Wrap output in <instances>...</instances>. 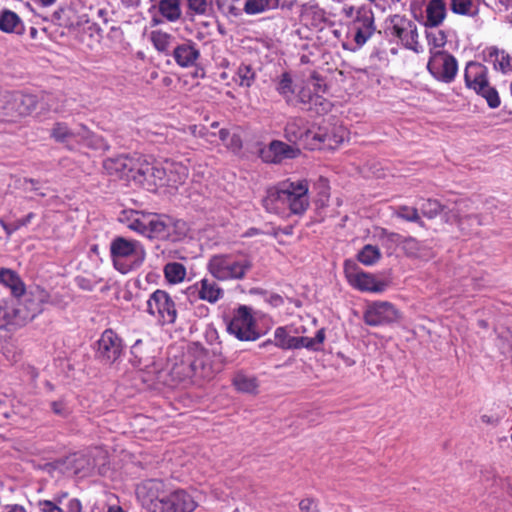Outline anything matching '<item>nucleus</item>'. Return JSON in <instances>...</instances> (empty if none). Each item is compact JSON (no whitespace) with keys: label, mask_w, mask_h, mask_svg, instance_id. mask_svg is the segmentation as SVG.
<instances>
[{"label":"nucleus","mask_w":512,"mask_h":512,"mask_svg":"<svg viewBox=\"0 0 512 512\" xmlns=\"http://www.w3.org/2000/svg\"><path fill=\"white\" fill-rule=\"evenodd\" d=\"M252 266L251 258L243 253L216 254L207 263L209 273L219 281L242 280Z\"/></svg>","instance_id":"1"},{"label":"nucleus","mask_w":512,"mask_h":512,"mask_svg":"<svg viewBox=\"0 0 512 512\" xmlns=\"http://www.w3.org/2000/svg\"><path fill=\"white\" fill-rule=\"evenodd\" d=\"M110 255L115 269L126 274L143 264L146 251L139 241L118 236L111 241Z\"/></svg>","instance_id":"2"},{"label":"nucleus","mask_w":512,"mask_h":512,"mask_svg":"<svg viewBox=\"0 0 512 512\" xmlns=\"http://www.w3.org/2000/svg\"><path fill=\"white\" fill-rule=\"evenodd\" d=\"M487 74L485 65L470 61L465 67L464 80L468 88L485 98L488 106L494 109L499 107L500 97L497 90L489 84Z\"/></svg>","instance_id":"3"},{"label":"nucleus","mask_w":512,"mask_h":512,"mask_svg":"<svg viewBox=\"0 0 512 512\" xmlns=\"http://www.w3.org/2000/svg\"><path fill=\"white\" fill-rule=\"evenodd\" d=\"M227 331L240 341H256L261 336L256 329L251 308L245 305H240L233 311L227 323Z\"/></svg>","instance_id":"4"},{"label":"nucleus","mask_w":512,"mask_h":512,"mask_svg":"<svg viewBox=\"0 0 512 512\" xmlns=\"http://www.w3.org/2000/svg\"><path fill=\"white\" fill-rule=\"evenodd\" d=\"M344 274L352 287L363 292L381 293L389 285L387 281L378 280L373 274L361 270L358 264L351 259L344 262Z\"/></svg>","instance_id":"5"},{"label":"nucleus","mask_w":512,"mask_h":512,"mask_svg":"<svg viewBox=\"0 0 512 512\" xmlns=\"http://www.w3.org/2000/svg\"><path fill=\"white\" fill-rule=\"evenodd\" d=\"M427 70L435 80L450 84L456 78L458 62L452 54L445 50L433 51L431 49Z\"/></svg>","instance_id":"6"},{"label":"nucleus","mask_w":512,"mask_h":512,"mask_svg":"<svg viewBox=\"0 0 512 512\" xmlns=\"http://www.w3.org/2000/svg\"><path fill=\"white\" fill-rule=\"evenodd\" d=\"M52 467L68 477H86L93 471L95 459L90 453H73L57 459L52 463Z\"/></svg>","instance_id":"7"},{"label":"nucleus","mask_w":512,"mask_h":512,"mask_svg":"<svg viewBox=\"0 0 512 512\" xmlns=\"http://www.w3.org/2000/svg\"><path fill=\"white\" fill-rule=\"evenodd\" d=\"M171 375L178 381H186L193 378L204 379L209 377L210 368L205 365L203 356L194 357L185 355L180 362H176L171 368Z\"/></svg>","instance_id":"8"},{"label":"nucleus","mask_w":512,"mask_h":512,"mask_svg":"<svg viewBox=\"0 0 512 512\" xmlns=\"http://www.w3.org/2000/svg\"><path fill=\"white\" fill-rule=\"evenodd\" d=\"M147 312L158 315L162 324H173L177 318V310L170 295L161 289L155 290L147 300Z\"/></svg>","instance_id":"9"},{"label":"nucleus","mask_w":512,"mask_h":512,"mask_svg":"<svg viewBox=\"0 0 512 512\" xmlns=\"http://www.w3.org/2000/svg\"><path fill=\"white\" fill-rule=\"evenodd\" d=\"M294 102L290 106L299 107L303 111L311 112L316 115H325L331 111L333 104L331 101L313 93L309 86H304L298 90L297 94L292 97Z\"/></svg>","instance_id":"10"},{"label":"nucleus","mask_w":512,"mask_h":512,"mask_svg":"<svg viewBox=\"0 0 512 512\" xmlns=\"http://www.w3.org/2000/svg\"><path fill=\"white\" fill-rule=\"evenodd\" d=\"M140 157H134L128 154H120L108 157L103 161V169L105 172L115 178L124 179L126 181H134Z\"/></svg>","instance_id":"11"},{"label":"nucleus","mask_w":512,"mask_h":512,"mask_svg":"<svg viewBox=\"0 0 512 512\" xmlns=\"http://www.w3.org/2000/svg\"><path fill=\"white\" fill-rule=\"evenodd\" d=\"M282 187L288 192L285 198L286 207L291 213L302 215L309 207L307 180H286L282 182Z\"/></svg>","instance_id":"12"},{"label":"nucleus","mask_w":512,"mask_h":512,"mask_svg":"<svg viewBox=\"0 0 512 512\" xmlns=\"http://www.w3.org/2000/svg\"><path fill=\"white\" fill-rule=\"evenodd\" d=\"M401 318L400 311L388 301H375L364 312V322L369 326L388 325Z\"/></svg>","instance_id":"13"},{"label":"nucleus","mask_w":512,"mask_h":512,"mask_svg":"<svg viewBox=\"0 0 512 512\" xmlns=\"http://www.w3.org/2000/svg\"><path fill=\"white\" fill-rule=\"evenodd\" d=\"M391 35L397 37L403 46L416 53L422 51L418 43V31L416 24L405 16L394 15L391 18Z\"/></svg>","instance_id":"14"},{"label":"nucleus","mask_w":512,"mask_h":512,"mask_svg":"<svg viewBox=\"0 0 512 512\" xmlns=\"http://www.w3.org/2000/svg\"><path fill=\"white\" fill-rule=\"evenodd\" d=\"M134 182L141 185L148 191L155 192L164 187L165 168L159 164H152L140 159Z\"/></svg>","instance_id":"15"},{"label":"nucleus","mask_w":512,"mask_h":512,"mask_svg":"<svg viewBox=\"0 0 512 512\" xmlns=\"http://www.w3.org/2000/svg\"><path fill=\"white\" fill-rule=\"evenodd\" d=\"M122 339L112 329H106L97 341L96 357L104 363L112 364L121 356Z\"/></svg>","instance_id":"16"},{"label":"nucleus","mask_w":512,"mask_h":512,"mask_svg":"<svg viewBox=\"0 0 512 512\" xmlns=\"http://www.w3.org/2000/svg\"><path fill=\"white\" fill-rule=\"evenodd\" d=\"M164 482L160 479H146L136 487V495L147 509L158 512L160 501L164 495Z\"/></svg>","instance_id":"17"},{"label":"nucleus","mask_w":512,"mask_h":512,"mask_svg":"<svg viewBox=\"0 0 512 512\" xmlns=\"http://www.w3.org/2000/svg\"><path fill=\"white\" fill-rule=\"evenodd\" d=\"M352 30L354 31V41L357 46H363L375 33L373 11L365 6L358 8L353 20Z\"/></svg>","instance_id":"18"},{"label":"nucleus","mask_w":512,"mask_h":512,"mask_svg":"<svg viewBox=\"0 0 512 512\" xmlns=\"http://www.w3.org/2000/svg\"><path fill=\"white\" fill-rule=\"evenodd\" d=\"M300 150L280 140H273L267 147L259 150V156L265 163L279 164L286 159L298 157Z\"/></svg>","instance_id":"19"},{"label":"nucleus","mask_w":512,"mask_h":512,"mask_svg":"<svg viewBox=\"0 0 512 512\" xmlns=\"http://www.w3.org/2000/svg\"><path fill=\"white\" fill-rule=\"evenodd\" d=\"M158 512H193L196 502L184 490H176L161 498Z\"/></svg>","instance_id":"20"},{"label":"nucleus","mask_w":512,"mask_h":512,"mask_svg":"<svg viewBox=\"0 0 512 512\" xmlns=\"http://www.w3.org/2000/svg\"><path fill=\"white\" fill-rule=\"evenodd\" d=\"M171 56L178 66L190 68L196 66L201 54L195 42L184 40L173 47Z\"/></svg>","instance_id":"21"},{"label":"nucleus","mask_w":512,"mask_h":512,"mask_svg":"<svg viewBox=\"0 0 512 512\" xmlns=\"http://www.w3.org/2000/svg\"><path fill=\"white\" fill-rule=\"evenodd\" d=\"M315 129L305 127L303 118L290 119L284 129L285 138L291 143H300L304 148L310 150V142L312 143V135Z\"/></svg>","instance_id":"22"},{"label":"nucleus","mask_w":512,"mask_h":512,"mask_svg":"<svg viewBox=\"0 0 512 512\" xmlns=\"http://www.w3.org/2000/svg\"><path fill=\"white\" fill-rule=\"evenodd\" d=\"M342 133L341 128L334 127L329 131L325 127H317L312 135L310 150L335 149L344 140Z\"/></svg>","instance_id":"23"},{"label":"nucleus","mask_w":512,"mask_h":512,"mask_svg":"<svg viewBox=\"0 0 512 512\" xmlns=\"http://www.w3.org/2000/svg\"><path fill=\"white\" fill-rule=\"evenodd\" d=\"M285 188L282 187V182L276 186L270 187L266 191V196L262 199V205L269 213L278 214L285 207V198H287Z\"/></svg>","instance_id":"24"},{"label":"nucleus","mask_w":512,"mask_h":512,"mask_svg":"<svg viewBox=\"0 0 512 512\" xmlns=\"http://www.w3.org/2000/svg\"><path fill=\"white\" fill-rule=\"evenodd\" d=\"M37 97L32 94L13 92L10 118L29 115L37 106Z\"/></svg>","instance_id":"25"},{"label":"nucleus","mask_w":512,"mask_h":512,"mask_svg":"<svg viewBox=\"0 0 512 512\" xmlns=\"http://www.w3.org/2000/svg\"><path fill=\"white\" fill-rule=\"evenodd\" d=\"M21 297L22 299L19 301L28 309L35 308V315L41 313L42 305L49 301V293L39 286L31 287L28 291L25 290Z\"/></svg>","instance_id":"26"},{"label":"nucleus","mask_w":512,"mask_h":512,"mask_svg":"<svg viewBox=\"0 0 512 512\" xmlns=\"http://www.w3.org/2000/svg\"><path fill=\"white\" fill-rule=\"evenodd\" d=\"M0 284L8 288L11 295L19 298L25 292V284L19 274L9 268H0Z\"/></svg>","instance_id":"27"},{"label":"nucleus","mask_w":512,"mask_h":512,"mask_svg":"<svg viewBox=\"0 0 512 512\" xmlns=\"http://www.w3.org/2000/svg\"><path fill=\"white\" fill-rule=\"evenodd\" d=\"M426 27L440 26L447 14L446 3L444 0H429L426 5Z\"/></svg>","instance_id":"28"},{"label":"nucleus","mask_w":512,"mask_h":512,"mask_svg":"<svg viewBox=\"0 0 512 512\" xmlns=\"http://www.w3.org/2000/svg\"><path fill=\"white\" fill-rule=\"evenodd\" d=\"M232 385L238 392L256 394L259 388V380L255 375L239 370L233 375Z\"/></svg>","instance_id":"29"},{"label":"nucleus","mask_w":512,"mask_h":512,"mask_svg":"<svg viewBox=\"0 0 512 512\" xmlns=\"http://www.w3.org/2000/svg\"><path fill=\"white\" fill-rule=\"evenodd\" d=\"M0 31L22 35L25 32L24 23L17 13L3 9L0 12Z\"/></svg>","instance_id":"30"},{"label":"nucleus","mask_w":512,"mask_h":512,"mask_svg":"<svg viewBox=\"0 0 512 512\" xmlns=\"http://www.w3.org/2000/svg\"><path fill=\"white\" fill-rule=\"evenodd\" d=\"M198 298L215 304L224 296V291L219 285L211 279L203 278L199 282Z\"/></svg>","instance_id":"31"},{"label":"nucleus","mask_w":512,"mask_h":512,"mask_svg":"<svg viewBox=\"0 0 512 512\" xmlns=\"http://www.w3.org/2000/svg\"><path fill=\"white\" fill-rule=\"evenodd\" d=\"M151 42L158 52L167 56L172 54V49L177 44L173 35L161 30L151 33Z\"/></svg>","instance_id":"32"},{"label":"nucleus","mask_w":512,"mask_h":512,"mask_svg":"<svg viewBox=\"0 0 512 512\" xmlns=\"http://www.w3.org/2000/svg\"><path fill=\"white\" fill-rule=\"evenodd\" d=\"M80 133L70 129L66 123L57 122L53 125L51 129L50 136L58 143L65 144V146L69 149H72L70 143L75 140V138Z\"/></svg>","instance_id":"33"},{"label":"nucleus","mask_w":512,"mask_h":512,"mask_svg":"<svg viewBox=\"0 0 512 512\" xmlns=\"http://www.w3.org/2000/svg\"><path fill=\"white\" fill-rule=\"evenodd\" d=\"M274 82L276 91L284 98L286 104H293L292 97L295 94V87L290 73H282Z\"/></svg>","instance_id":"34"},{"label":"nucleus","mask_w":512,"mask_h":512,"mask_svg":"<svg viewBox=\"0 0 512 512\" xmlns=\"http://www.w3.org/2000/svg\"><path fill=\"white\" fill-rule=\"evenodd\" d=\"M488 60L491 61L495 69L506 73L512 70V58L504 50H499L497 47H490L487 49Z\"/></svg>","instance_id":"35"},{"label":"nucleus","mask_w":512,"mask_h":512,"mask_svg":"<svg viewBox=\"0 0 512 512\" xmlns=\"http://www.w3.org/2000/svg\"><path fill=\"white\" fill-rule=\"evenodd\" d=\"M187 232L188 226L185 221L169 217L165 240L178 242L186 236Z\"/></svg>","instance_id":"36"},{"label":"nucleus","mask_w":512,"mask_h":512,"mask_svg":"<svg viewBox=\"0 0 512 512\" xmlns=\"http://www.w3.org/2000/svg\"><path fill=\"white\" fill-rule=\"evenodd\" d=\"M168 216H159L153 214V218L147 223L149 226L148 233L146 234L149 238H158L165 240L167 236L166 230L168 225Z\"/></svg>","instance_id":"37"},{"label":"nucleus","mask_w":512,"mask_h":512,"mask_svg":"<svg viewBox=\"0 0 512 512\" xmlns=\"http://www.w3.org/2000/svg\"><path fill=\"white\" fill-rule=\"evenodd\" d=\"M326 338L325 329L321 328L314 337L299 336L298 349L306 348L309 351L318 352L322 350V344Z\"/></svg>","instance_id":"38"},{"label":"nucleus","mask_w":512,"mask_h":512,"mask_svg":"<svg viewBox=\"0 0 512 512\" xmlns=\"http://www.w3.org/2000/svg\"><path fill=\"white\" fill-rule=\"evenodd\" d=\"M187 178L186 168L179 166L166 169L165 168V183L164 187H169L172 189H177L179 185L183 184Z\"/></svg>","instance_id":"39"},{"label":"nucleus","mask_w":512,"mask_h":512,"mask_svg":"<svg viewBox=\"0 0 512 512\" xmlns=\"http://www.w3.org/2000/svg\"><path fill=\"white\" fill-rule=\"evenodd\" d=\"M393 216L407 222L417 223L420 227L425 226V223L421 219L419 211L416 207H410L407 205L397 206L393 210Z\"/></svg>","instance_id":"40"},{"label":"nucleus","mask_w":512,"mask_h":512,"mask_svg":"<svg viewBox=\"0 0 512 512\" xmlns=\"http://www.w3.org/2000/svg\"><path fill=\"white\" fill-rule=\"evenodd\" d=\"M450 9L454 14L470 17H476L479 13L473 0H451Z\"/></svg>","instance_id":"41"},{"label":"nucleus","mask_w":512,"mask_h":512,"mask_svg":"<svg viewBox=\"0 0 512 512\" xmlns=\"http://www.w3.org/2000/svg\"><path fill=\"white\" fill-rule=\"evenodd\" d=\"M158 8L160 14L168 21L174 22L181 17L179 0H160Z\"/></svg>","instance_id":"42"},{"label":"nucleus","mask_w":512,"mask_h":512,"mask_svg":"<svg viewBox=\"0 0 512 512\" xmlns=\"http://www.w3.org/2000/svg\"><path fill=\"white\" fill-rule=\"evenodd\" d=\"M164 276L169 283H179L186 277V268L178 262H169L164 266Z\"/></svg>","instance_id":"43"},{"label":"nucleus","mask_w":512,"mask_h":512,"mask_svg":"<svg viewBox=\"0 0 512 512\" xmlns=\"http://www.w3.org/2000/svg\"><path fill=\"white\" fill-rule=\"evenodd\" d=\"M381 257V252L377 246L367 244L357 254L359 262L366 266L375 264Z\"/></svg>","instance_id":"44"},{"label":"nucleus","mask_w":512,"mask_h":512,"mask_svg":"<svg viewBox=\"0 0 512 512\" xmlns=\"http://www.w3.org/2000/svg\"><path fill=\"white\" fill-rule=\"evenodd\" d=\"M130 353V362L133 366L140 369L148 366L149 358L145 355V351L143 349V341L141 339H138L134 342V344L131 346Z\"/></svg>","instance_id":"45"},{"label":"nucleus","mask_w":512,"mask_h":512,"mask_svg":"<svg viewBox=\"0 0 512 512\" xmlns=\"http://www.w3.org/2000/svg\"><path fill=\"white\" fill-rule=\"evenodd\" d=\"M444 209V205H442L438 200L431 198L424 199L420 205L422 215L429 219L437 217L444 211Z\"/></svg>","instance_id":"46"},{"label":"nucleus","mask_w":512,"mask_h":512,"mask_svg":"<svg viewBox=\"0 0 512 512\" xmlns=\"http://www.w3.org/2000/svg\"><path fill=\"white\" fill-rule=\"evenodd\" d=\"M15 310V318L17 321V326L22 327L26 325L28 322L32 321L37 315H35V308L28 309L25 305H23L20 301L13 306Z\"/></svg>","instance_id":"47"},{"label":"nucleus","mask_w":512,"mask_h":512,"mask_svg":"<svg viewBox=\"0 0 512 512\" xmlns=\"http://www.w3.org/2000/svg\"><path fill=\"white\" fill-rule=\"evenodd\" d=\"M454 218V221L457 223L459 228L461 230H465L466 224L472 226H480L482 225V219L481 216L478 214H472V215H462L460 209H456L455 211H452Z\"/></svg>","instance_id":"48"},{"label":"nucleus","mask_w":512,"mask_h":512,"mask_svg":"<svg viewBox=\"0 0 512 512\" xmlns=\"http://www.w3.org/2000/svg\"><path fill=\"white\" fill-rule=\"evenodd\" d=\"M15 310L10 306H0V330H9L11 326L18 327Z\"/></svg>","instance_id":"49"},{"label":"nucleus","mask_w":512,"mask_h":512,"mask_svg":"<svg viewBox=\"0 0 512 512\" xmlns=\"http://www.w3.org/2000/svg\"><path fill=\"white\" fill-rule=\"evenodd\" d=\"M153 218V213L138 211V217H135V220L131 226V230L136 231L137 233L146 236L148 233L149 226L148 222Z\"/></svg>","instance_id":"50"},{"label":"nucleus","mask_w":512,"mask_h":512,"mask_svg":"<svg viewBox=\"0 0 512 512\" xmlns=\"http://www.w3.org/2000/svg\"><path fill=\"white\" fill-rule=\"evenodd\" d=\"M271 7V0H246L244 12L248 15H255L264 12Z\"/></svg>","instance_id":"51"},{"label":"nucleus","mask_w":512,"mask_h":512,"mask_svg":"<svg viewBox=\"0 0 512 512\" xmlns=\"http://www.w3.org/2000/svg\"><path fill=\"white\" fill-rule=\"evenodd\" d=\"M426 38L429 49L433 51L440 50L447 42L446 34L442 30L426 32Z\"/></svg>","instance_id":"52"},{"label":"nucleus","mask_w":512,"mask_h":512,"mask_svg":"<svg viewBox=\"0 0 512 512\" xmlns=\"http://www.w3.org/2000/svg\"><path fill=\"white\" fill-rule=\"evenodd\" d=\"M239 78V85L243 87H250L255 79V72L249 65L241 64L237 70Z\"/></svg>","instance_id":"53"},{"label":"nucleus","mask_w":512,"mask_h":512,"mask_svg":"<svg viewBox=\"0 0 512 512\" xmlns=\"http://www.w3.org/2000/svg\"><path fill=\"white\" fill-rule=\"evenodd\" d=\"M71 12L70 10L60 8L53 12L52 14V21L58 25L65 28H72L74 26L73 22L70 21L68 17V13Z\"/></svg>","instance_id":"54"},{"label":"nucleus","mask_w":512,"mask_h":512,"mask_svg":"<svg viewBox=\"0 0 512 512\" xmlns=\"http://www.w3.org/2000/svg\"><path fill=\"white\" fill-rule=\"evenodd\" d=\"M12 95L10 91H0V116L10 117L12 109Z\"/></svg>","instance_id":"55"},{"label":"nucleus","mask_w":512,"mask_h":512,"mask_svg":"<svg viewBox=\"0 0 512 512\" xmlns=\"http://www.w3.org/2000/svg\"><path fill=\"white\" fill-rule=\"evenodd\" d=\"M50 408L55 415L61 418H66L71 414V408L64 399L52 401Z\"/></svg>","instance_id":"56"},{"label":"nucleus","mask_w":512,"mask_h":512,"mask_svg":"<svg viewBox=\"0 0 512 512\" xmlns=\"http://www.w3.org/2000/svg\"><path fill=\"white\" fill-rule=\"evenodd\" d=\"M188 8L198 15H205L208 11L207 0H187Z\"/></svg>","instance_id":"57"},{"label":"nucleus","mask_w":512,"mask_h":512,"mask_svg":"<svg viewBox=\"0 0 512 512\" xmlns=\"http://www.w3.org/2000/svg\"><path fill=\"white\" fill-rule=\"evenodd\" d=\"M291 336L287 327H277L274 332L275 345L282 349V344L287 343Z\"/></svg>","instance_id":"58"},{"label":"nucleus","mask_w":512,"mask_h":512,"mask_svg":"<svg viewBox=\"0 0 512 512\" xmlns=\"http://www.w3.org/2000/svg\"><path fill=\"white\" fill-rule=\"evenodd\" d=\"M135 217H138V210H123L120 213L119 221L126 224V226L131 229V226L135 220Z\"/></svg>","instance_id":"59"},{"label":"nucleus","mask_w":512,"mask_h":512,"mask_svg":"<svg viewBox=\"0 0 512 512\" xmlns=\"http://www.w3.org/2000/svg\"><path fill=\"white\" fill-rule=\"evenodd\" d=\"M38 505L42 512H64L54 501L42 500Z\"/></svg>","instance_id":"60"},{"label":"nucleus","mask_w":512,"mask_h":512,"mask_svg":"<svg viewBox=\"0 0 512 512\" xmlns=\"http://www.w3.org/2000/svg\"><path fill=\"white\" fill-rule=\"evenodd\" d=\"M315 507L314 500L311 498L303 499L299 503V508L302 512H312Z\"/></svg>","instance_id":"61"},{"label":"nucleus","mask_w":512,"mask_h":512,"mask_svg":"<svg viewBox=\"0 0 512 512\" xmlns=\"http://www.w3.org/2000/svg\"><path fill=\"white\" fill-rule=\"evenodd\" d=\"M198 292H199V283L196 282L193 285H190L186 288L185 293L190 301L199 299L198 298Z\"/></svg>","instance_id":"62"},{"label":"nucleus","mask_w":512,"mask_h":512,"mask_svg":"<svg viewBox=\"0 0 512 512\" xmlns=\"http://www.w3.org/2000/svg\"><path fill=\"white\" fill-rule=\"evenodd\" d=\"M67 509L69 512H82L81 501L77 498L70 499L67 504Z\"/></svg>","instance_id":"63"},{"label":"nucleus","mask_w":512,"mask_h":512,"mask_svg":"<svg viewBox=\"0 0 512 512\" xmlns=\"http://www.w3.org/2000/svg\"><path fill=\"white\" fill-rule=\"evenodd\" d=\"M227 147L237 150L242 147V141L239 135L233 134L231 135L228 143H226Z\"/></svg>","instance_id":"64"}]
</instances>
